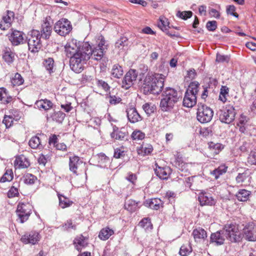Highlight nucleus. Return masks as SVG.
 <instances>
[{"label":"nucleus","mask_w":256,"mask_h":256,"mask_svg":"<svg viewBox=\"0 0 256 256\" xmlns=\"http://www.w3.org/2000/svg\"><path fill=\"white\" fill-rule=\"evenodd\" d=\"M88 42H84L80 46V42L75 39L69 40L64 46L66 55L70 58V66L76 73H80L83 70L84 64L89 60L91 51L88 52Z\"/></svg>","instance_id":"nucleus-1"},{"label":"nucleus","mask_w":256,"mask_h":256,"mask_svg":"<svg viewBox=\"0 0 256 256\" xmlns=\"http://www.w3.org/2000/svg\"><path fill=\"white\" fill-rule=\"evenodd\" d=\"M164 78L162 74L148 73L144 81V91L154 94H159L164 87Z\"/></svg>","instance_id":"nucleus-2"},{"label":"nucleus","mask_w":256,"mask_h":256,"mask_svg":"<svg viewBox=\"0 0 256 256\" xmlns=\"http://www.w3.org/2000/svg\"><path fill=\"white\" fill-rule=\"evenodd\" d=\"M162 96L160 107L164 112L172 110L180 98L178 91L171 88H166L164 91Z\"/></svg>","instance_id":"nucleus-3"},{"label":"nucleus","mask_w":256,"mask_h":256,"mask_svg":"<svg viewBox=\"0 0 256 256\" xmlns=\"http://www.w3.org/2000/svg\"><path fill=\"white\" fill-rule=\"evenodd\" d=\"M40 32L38 30H32L28 34V50L32 52H38L41 48Z\"/></svg>","instance_id":"nucleus-4"},{"label":"nucleus","mask_w":256,"mask_h":256,"mask_svg":"<svg viewBox=\"0 0 256 256\" xmlns=\"http://www.w3.org/2000/svg\"><path fill=\"white\" fill-rule=\"evenodd\" d=\"M225 237L230 242H236L241 240V234L236 224L225 226Z\"/></svg>","instance_id":"nucleus-5"},{"label":"nucleus","mask_w":256,"mask_h":256,"mask_svg":"<svg viewBox=\"0 0 256 256\" xmlns=\"http://www.w3.org/2000/svg\"><path fill=\"white\" fill-rule=\"evenodd\" d=\"M32 210V206L29 203L20 202L16 210L18 220L20 223L26 222L31 214Z\"/></svg>","instance_id":"nucleus-6"},{"label":"nucleus","mask_w":256,"mask_h":256,"mask_svg":"<svg viewBox=\"0 0 256 256\" xmlns=\"http://www.w3.org/2000/svg\"><path fill=\"white\" fill-rule=\"evenodd\" d=\"M213 116V111L207 106L200 104L198 106L197 120L201 123H207L210 122Z\"/></svg>","instance_id":"nucleus-7"},{"label":"nucleus","mask_w":256,"mask_h":256,"mask_svg":"<svg viewBox=\"0 0 256 256\" xmlns=\"http://www.w3.org/2000/svg\"><path fill=\"white\" fill-rule=\"evenodd\" d=\"M72 30L70 22L66 18H62L58 21L54 25V30L59 35L65 36L68 34Z\"/></svg>","instance_id":"nucleus-8"},{"label":"nucleus","mask_w":256,"mask_h":256,"mask_svg":"<svg viewBox=\"0 0 256 256\" xmlns=\"http://www.w3.org/2000/svg\"><path fill=\"white\" fill-rule=\"evenodd\" d=\"M100 41L99 42L98 46L94 48H92V46L89 44L88 48V51H91L90 52L89 54V60L90 58L96 60H100L104 56V46L105 44V40L102 36H100Z\"/></svg>","instance_id":"nucleus-9"},{"label":"nucleus","mask_w":256,"mask_h":256,"mask_svg":"<svg viewBox=\"0 0 256 256\" xmlns=\"http://www.w3.org/2000/svg\"><path fill=\"white\" fill-rule=\"evenodd\" d=\"M138 73L134 70H129L126 74L122 80V88L128 90L130 88L136 80Z\"/></svg>","instance_id":"nucleus-10"},{"label":"nucleus","mask_w":256,"mask_h":256,"mask_svg":"<svg viewBox=\"0 0 256 256\" xmlns=\"http://www.w3.org/2000/svg\"><path fill=\"white\" fill-rule=\"evenodd\" d=\"M244 237L248 241H256V226L253 222L247 224L243 228Z\"/></svg>","instance_id":"nucleus-11"},{"label":"nucleus","mask_w":256,"mask_h":256,"mask_svg":"<svg viewBox=\"0 0 256 256\" xmlns=\"http://www.w3.org/2000/svg\"><path fill=\"white\" fill-rule=\"evenodd\" d=\"M40 234L36 232H31L22 236L20 240L24 244H36L40 240Z\"/></svg>","instance_id":"nucleus-12"},{"label":"nucleus","mask_w":256,"mask_h":256,"mask_svg":"<svg viewBox=\"0 0 256 256\" xmlns=\"http://www.w3.org/2000/svg\"><path fill=\"white\" fill-rule=\"evenodd\" d=\"M85 164L78 156L70 157L69 166L70 170L73 173L78 174V171L80 170L82 166H84Z\"/></svg>","instance_id":"nucleus-13"},{"label":"nucleus","mask_w":256,"mask_h":256,"mask_svg":"<svg viewBox=\"0 0 256 256\" xmlns=\"http://www.w3.org/2000/svg\"><path fill=\"white\" fill-rule=\"evenodd\" d=\"M127 117L132 123H135L142 120V117L134 107L130 106L126 110Z\"/></svg>","instance_id":"nucleus-14"},{"label":"nucleus","mask_w":256,"mask_h":256,"mask_svg":"<svg viewBox=\"0 0 256 256\" xmlns=\"http://www.w3.org/2000/svg\"><path fill=\"white\" fill-rule=\"evenodd\" d=\"M155 173L162 180L167 179L170 172V170L168 167H160L157 163L155 164Z\"/></svg>","instance_id":"nucleus-15"},{"label":"nucleus","mask_w":256,"mask_h":256,"mask_svg":"<svg viewBox=\"0 0 256 256\" xmlns=\"http://www.w3.org/2000/svg\"><path fill=\"white\" fill-rule=\"evenodd\" d=\"M14 166L18 168H26L30 166L28 159L24 155L16 158L14 162Z\"/></svg>","instance_id":"nucleus-16"},{"label":"nucleus","mask_w":256,"mask_h":256,"mask_svg":"<svg viewBox=\"0 0 256 256\" xmlns=\"http://www.w3.org/2000/svg\"><path fill=\"white\" fill-rule=\"evenodd\" d=\"M14 18V13L8 10L6 14L2 17V21L0 23V28L4 30L8 28Z\"/></svg>","instance_id":"nucleus-17"},{"label":"nucleus","mask_w":256,"mask_h":256,"mask_svg":"<svg viewBox=\"0 0 256 256\" xmlns=\"http://www.w3.org/2000/svg\"><path fill=\"white\" fill-rule=\"evenodd\" d=\"M9 39L13 45L18 46L23 42V34L20 31L14 30L10 36Z\"/></svg>","instance_id":"nucleus-18"},{"label":"nucleus","mask_w":256,"mask_h":256,"mask_svg":"<svg viewBox=\"0 0 256 256\" xmlns=\"http://www.w3.org/2000/svg\"><path fill=\"white\" fill-rule=\"evenodd\" d=\"M192 234L196 242H200L207 238L206 231L200 228L194 230Z\"/></svg>","instance_id":"nucleus-19"},{"label":"nucleus","mask_w":256,"mask_h":256,"mask_svg":"<svg viewBox=\"0 0 256 256\" xmlns=\"http://www.w3.org/2000/svg\"><path fill=\"white\" fill-rule=\"evenodd\" d=\"M198 200L202 206L210 205L214 204V201L209 194L202 192L200 194Z\"/></svg>","instance_id":"nucleus-20"},{"label":"nucleus","mask_w":256,"mask_h":256,"mask_svg":"<svg viewBox=\"0 0 256 256\" xmlns=\"http://www.w3.org/2000/svg\"><path fill=\"white\" fill-rule=\"evenodd\" d=\"M196 104V96L185 92L183 100V105L185 107L192 108Z\"/></svg>","instance_id":"nucleus-21"},{"label":"nucleus","mask_w":256,"mask_h":256,"mask_svg":"<svg viewBox=\"0 0 256 256\" xmlns=\"http://www.w3.org/2000/svg\"><path fill=\"white\" fill-rule=\"evenodd\" d=\"M236 112L232 106L226 105L225 108V124H230L234 120Z\"/></svg>","instance_id":"nucleus-22"},{"label":"nucleus","mask_w":256,"mask_h":256,"mask_svg":"<svg viewBox=\"0 0 256 256\" xmlns=\"http://www.w3.org/2000/svg\"><path fill=\"white\" fill-rule=\"evenodd\" d=\"M158 27L163 32H166V34L170 36H174V34H172L168 31V28L169 26V22L168 19L164 16H160L159 19V22L158 23Z\"/></svg>","instance_id":"nucleus-23"},{"label":"nucleus","mask_w":256,"mask_h":256,"mask_svg":"<svg viewBox=\"0 0 256 256\" xmlns=\"http://www.w3.org/2000/svg\"><path fill=\"white\" fill-rule=\"evenodd\" d=\"M52 26L48 22H45L42 25L41 34L42 38L48 39L52 32Z\"/></svg>","instance_id":"nucleus-24"},{"label":"nucleus","mask_w":256,"mask_h":256,"mask_svg":"<svg viewBox=\"0 0 256 256\" xmlns=\"http://www.w3.org/2000/svg\"><path fill=\"white\" fill-rule=\"evenodd\" d=\"M52 103L50 100L44 99L38 100L35 103V106L39 109H43L47 110L51 108L52 106Z\"/></svg>","instance_id":"nucleus-25"},{"label":"nucleus","mask_w":256,"mask_h":256,"mask_svg":"<svg viewBox=\"0 0 256 256\" xmlns=\"http://www.w3.org/2000/svg\"><path fill=\"white\" fill-rule=\"evenodd\" d=\"M210 241L216 246L222 244L224 242L223 234H221L219 231L212 234L210 236Z\"/></svg>","instance_id":"nucleus-26"},{"label":"nucleus","mask_w":256,"mask_h":256,"mask_svg":"<svg viewBox=\"0 0 256 256\" xmlns=\"http://www.w3.org/2000/svg\"><path fill=\"white\" fill-rule=\"evenodd\" d=\"M238 126L240 127V130L242 132H244L248 130V118L246 116L242 115L239 118Z\"/></svg>","instance_id":"nucleus-27"},{"label":"nucleus","mask_w":256,"mask_h":256,"mask_svg":"<svg viewBox=\"0 0 256 256\" xmlns=\"http://www.w3.org/2000/svg\"><path fill=\"white\" fill-rule=\"evenodd\" d=\"M74 244L76 250L80 251L82 248L85 247L87 245L86 239L83 236L80 235L74 239Z\"/></svg>","instance_id":"nucleus-28"},{"label":"nucleus","mask_w":256,"mask_h":256,"mask_svg":"<svg viewBox=\"0 0 256 256\" xmlns=\"http://www.w3.org/2000/svg\"><path fill=\"white\" fill-rule=\"evenodd\" d=\"M114 234V230L108 227L104 228L100 231L98 237L103 240H108L111 236Z\"/></svg>","instance_id":"nucleus-29"},{"label":"nucleus","mask_w":256,"mask_h":256,"mask_svg":"<svg viewBox=\"0 0 256 256\" xmlns=\"http://www.w3.org/2000/svg\"><path fill=\"white\" fill-rule=\"evenodd\" d=\"M200 84L198 82L196 81L191 82L186 92L196 96L200 88Z\"/></svg>","instance_id":"nucleus-30"},{"label":"nucleus","mask_w":256,"mask_h":256,"mask_svg":"<svg viewBox=\"0 0 256 256\" xmlns=\"http://www.w3.org/2000/svg\"><path fill=\"white\" fill-rule=\"evenodd\" d=\"M12 100V97L8 94L6 90L4 88H0V101L1 103L7 104Z\"/></svg>","instance_id":"nucleus-31"},{"label":"nucleus","mask_w":256,"mask_h":256,"mask_svg":"<svg viewBox=\"0 0 256 256\" xmlns=\"http://www.w3.org/2000/svg\"><path fill=\"white\" fill-rule=\"evenodd\" d=\"M124 71L122 67L118 64H114L111 70V76L116 78H120L123 74Z\"/></svg>","instance_id":"nucleus-32"},{"label":"nucleus","mask_w":256,"mask_h":256,"mask_svg":"<svg viewBox=\"0 0 256 256\" xmlns=\"http://www.w3.org/2000/svg\"><path fill=\"white\" fill-rule=\"evenodd\" d=\"M59 205L62 208L70 206L73 203L68 198L64 196L58 194Z\"/></svg>","instance_id":"nucleus-33"},{"label":"nucleus","mask_w":256,"mask_h":256,"mask_svg":"<svg viewBox=\"0 0 256 256\" xmlns=\"http://www.w3.org/2000/svg\"><path fill=\"white\" fill-rule=\"evenodd\" d=\"M124 206L125 208L130 212H135L138 208V202L132 200L126 202Z\"/></svg>","instance_id":"nucleus-34"},{"label":"nucleus","mask_w":256,"mask_h":256,"mask_svg":"<svg viewBox=\"0 0 256 256\" xmlns=\"http://www.w3.org/2000/svg\"><path fill=\"white\" fill-rule=\"evenodd\" d=\"M176 166L182 172H188L190 170L192 164L177 160L176 162Z\"/></svg>","instance_id":"nucleus-35"},{"label":"nucleus","mask_w":256,"mask_h":256,"mask_svg":"<svg viewBox=\"0 0 256 256\" xmlns=\"http://www.w3.org/2000/svg\"><path fill=\"white\" fill-rule=\"evenodd\" d=\"M250 195V192L246 190H240L236 194L238 200L240 202H246Z\"/></svg>","instance_id":"nucleus-36"},{"label":"nucleus","mask_w":256,"mask_h":256,"mask_svg":"<svg viewBox=\"0 0 256 256\" xmlns=\"http://www.w3.org/2000/svg\"><path fill=\"white\" fill-rule=\"evenodd\" d=\"M118 128H114V132L111 134V137L117 140H124L126 134V132L118 130Z\"/></svg>","instance_id":"nucleus-37"},{"label":"nucleus","mask_w":256,"mask_h":256,"mask_svg":"<svg viewBox=\"0 0 256 256\" xmlns=\"http://www.w3.org/2000/svg\"><path fill=\"white\" fill-rule=\"evenodd\" d=\"M28 144L33 149L40 148L42 147L40 139L37 136L32 137L29 140Z\"/></svg>","instance_id":"nucleus-38"},{"label":"nucleus","mask_w":256,"mask_h":256,"mask_svg":"<svg viewBox=\"0 0 256 256\" xmlns=\"http://www.w3.org/2000/svg\"><path fill=\"white\" fill-rule=\"evenodd\" d=\"M22 180L26 184H32L37 180L36 176L30 174H26L22 176Z\"/></svg>","instance_id":"nucleus-39"},{"label":"nucleus","mask_w":256,"mask_h":256,"mask_svg":"<svg viewBox=\"0 0 256 256\" xmlns=\"http://www.w3.org/2000/svg\"><path fill=\"white\" fill-rule=\"evenodd\" d=\"M24 82V78L18 73H16L14 76L11 79V83L14 86H20Z\"/></svg>","instance_id":"nucleus-40"},{"label":"nucleus","mask_w":256,"mask_h":256,"mask_svg":"<svg viewBox=\"0 0 256 256\" xmlns=\"http://www.w3.org/2000/svg\"><path fill=\"white\" fill-rule=\"evenodd\" d=\"M43 64L50 74L54 72V60L53 58H49L44 60Z\"/></svg>","instance_id":"nucleus-41"},{"label":"nucleus","mask_w":256,"mask_h":256,"mask_svg":"<svg viewBox=\"0 0 256 256\" xmlns=\"http://www.w3.org/2000/svg\"><path fill=\"white\" fill-rule=\"evenodd\" d=\"M153 148L150 144H143L140 149H138V154L143 155H146L150 154Z\"/></svg>","instance_id":"nucleus-42"},{"label":"nucleus","mask_w":256,"mask_h":256,"mask_svg":"<svg viewBox=\"0 0 256 256\" xmlns=\"http://www.w3.org/2000/svg\"><path fill=\"white\" fill-rule=\"evenodd\" d=\"M146 204L152 209L158 210L160 208V206L161 204V200L159 198H152L149 202H146Z\"/></svg>","instance_id":"nucleus-43"},{"label":"nucleus","mask_w":256,"mask_h":256,"mask_svg":"<svg viewBox=\"0 0 256 256\" xmlns=\"http://www.w3.org/2000/svg\"><path fill=\"white\" fill-rule=\"evenodd\" d=\"M139 226L144 228L145 230H152V225L148 218L142 219L139 223Z\"/></svg>","instance_id":"nucleus-44"},{"label":"nucleus","mask_w":256,"mask_h":256,"mask_svg":"<svg viewBox=\"0 0 256 256\" xmlns=\"http://www.w3.org/2000/svg\"><path fill=\"white\" fill-rule=\"evenodd\" d=\"M13 178V172L12 170H7L0 178V182H10Z\"/></svg>","instance_id":"nucleus-45"},{"label":"nucleus","mask_w":256,"mask_h":256,"mask_svg":"<svg viewBox=\"0 0 256 256\" xmlns=\"http://www.w3.org/2000/svg\"><path fill=\"white\" fill-rule=\"evenodd\" d=\"M14 54L11 51L6 50L3 54L4 60L8 63H11L13 62Z\"/></svg>","instance_id":"nucleus-46"},{"label":"nucleus","mask_w":256,"mask_h":256,"mask_svg":"<svg viewBox=\"0 0 256 256\" xmlns=\"http://www.w3.org/2000/svg\"><path fill=\"white\" fill-rule=\"evenodd\" d=\"M142 108L146 113L148 115H150L153 113L156 110L155 106L154 104L149 103H146L143 105Z\"/></svg>","instance_id":"nucleus-47"},{"label":"nucleus","mask_w":256,"mask_h":256,"mask_svg":"<svg viewBox=\"0 0 256 256\" xmlns=\"http://www.w3.org/2000/svg\"><path fill=\"white\" fill-rule=\"evenodd\" d=\"M199 178L198 176H192L189 177L188 178V180L186 182L188 186L190 188H192V189H194L195 188L194 186H196L197 184V182H198Z\"/></svg>","instance_id":"nucleus-48"},{"label":"nucleus","mask_w":256,"mask_h":256,"mask_svg":"<svg viewBox=\"0 0 256 256\" xmlns=\"http://www.w3.org/2000/svg\"><path fill=\"white\" fill-rule=\"evenodd\" d=\"M145 137L144 133L140 130L134 131L132 134V138L134 140H142Z\"/></svg>","instance_id":"nucleus-49"},{"label":"nucleus","mask_w":256,"mask_h":256,"mask_svg":"<svg viewBox=\"0 0 256 256\" xmlns=\"http://www.w3.org/2000/svg\"><path fill=\"white\" fill-rule=\"evenodd\" d=\"M192 252V248L190 246L183 245L181 246L180 254L182 256H186Z\"/></svg>","instance_id":"nucleus-50"},{"label":"nucleus","mask_w":256,"mask_h":256,"mask_svg":"<svg viewBox=\"0 0 256 256\" xmlns=\"http://www.w3.org/2000/svg\"><path fill=\"white\" fill-rule=\"evenodd\" d=\"M192 12L191 11H185L182 12L178 11L176 14V16L178 17H180L183 20H186L188 18H190L192 16Z\"/></svg>","instance_id":"nucleus-51"},{"label":"nucleus","mask_w":256,"mask_h":256,"mask_svg":"<svg viewBox=\"0 0 256 256\" xmlns=\"http://www.w3.org/2000/svg\"><path fill=\"white\" fill-rule=\"evenodd\" d=\"M236 7L234 5H230L226 8V14L238 18V14L236 12Z\"/></svg>","instance_id":"nucleus-52"},{"label":"nucleus","mask_w":256,"mask_h":256,"mask_svg":"<svg viewBox=\"0 0 256 256\" xmlns=\"http://www.w3.org/2000/svg\"><path fill=\"white\" fill-rule=\"evenodd\" d=\"M18 189L14 186H12L8 192V196L9 198H12L18 195Z\"/></svg>","instance_id":"nucleus-53"},{"label":"nucleus","mask_w":256,"mask_h":256,"mask_svg":"<svg viewBox=\"0 0 256 256\" xmlns=\"http://www.w3.org/2000/svg\"><path fill=\"white\" fill-rule=\"evenodd\" d=\"M248 162L252 164H256V150L250 152Z\"/></svg>","instance_id":"nucleus-54"},{"label":"nucleus","mask_w":256,"mask_h":256,"mask_svg":"<svg viewBox=\"0 0 256 256\" xmlns=\"http://www.w3.org/2000/svg\"><path fill=\"white\" fill-rule=\"evenodd\" d=\"M207 29L210 31H214L216 28V22L214 20L208 21L206 25Z\"/></svg>","instance_id":"nucleus-55"},{"label":"nucleus","mask_w":256,"mask_h":256,"mask_svg":"<svg viewBox=\"0 0 256 256\" xmlns=\"http://www.w3.org/2000/svg\"><path fill=\"white\" fill-rule=\"evenodd\" d=\"M248 178L246 174H239L236 178V180L238 183H242Z\"/></svg>","instance_id":"nucleus-56"},{"label":"nucleus","mask_w":256,"mask_h":256,"mask_svg":"<svg viewBox=\"0 0 256 256\" xmlns=\"http://www.w3.org/2000/svg\"><path fill=\"white\" fill-rule=\"evenodd\" d=\"M12 118L10 116H6L3 120V123H4L6 128L10 127L12 124Z\"/></svg>","instance_id":"nucleus-57"},{"label":"nucleus","mask_w":256,"mask_h":256,"mask_svg":"<svg viewBox=\"0 0 256 256\" xmlns=\"http://www.w3.org/2000/svg\"><path fill=\"white\" fill-rule=\"evenodd\" d=\"M224 172V168H222L220 167L218 168V169L214 170L212 172V174L214 176L215 178L216 179L218 178L220 175L222 174Z\"/></svg>","instance_id":"nucleus-58"},{"label":"nucleus","mask_w":256,"mask_h":256,"mask_svg":"<svg viewBox=\"0 0 256 256\" xmlns=\"http://www.w3.org/2000/svg\"><path fill=\"white\" fill-rule=\"evenodd\" d=\"M126 180L132 182V184H134L136 181L137 177L135 174L130 172L126 177Z\"/></svg>","instance_id":"nucleus-59"},{"label":"nucleus","mask_w":256,"mask_h":256,"mask_svg":"<svg viewBox=\"0 0 256 256\" xmlns=\"http://www.w3.org/2000/svg\"><path fill=\"white\" fill-rule=\"evenodd\" d=\"M196 72L194 69H190L187 72V74L186 76V78H189L192 80L196 78Z\"/></svg>","instance_id":"nucleus-60"},{"label":"nucleus","mask_w":256,"mask_h":256,"mask_svg":"<svg viewBox=\"0 0 256 256\" xmlns=\"http://www.w3.org/2000/svg\"><path fill=\"white\" fill-rule=\"evenodd\" d=\"M124 155V150L119 148H116L114 150V157L116 158H119L122 157Z\"/></svg>","instance_id":"nucleus-61"},{"label":"nucleus","mask_w":256,"mask_h":256,"mask_svg":"<svg viewBox=\"0 0 256 256\" xmlns=\"http://www.w3.org/2000/svg\"><path fill=\"white\" fill-rule=\"evenodd\" d=\"M98 86H101L106 91L108 90L110 88L108 84L102 80H98Z\"/></svg>","instance_id":"nucleus-62"},{"label":"nucleus","mask_w":256,"mask_h":256,"mask_svg":"<svg viewBox=\"0 0 256 256\" xmlns=\"http://www.w3.org/2000/svg\"><path fill=\"white\" fill-rule=\"evenodd\" d=\"M109 102L112 104H116L120 102V98L116 97V96H110L109 97Z\"/></svg>","instance_id":"nucleus-63"},{"label":"nucleus","mask_w":256,"mask_h":256,"mask_svg":"<svg viewBox=\"0 0 256 256\" xmlns=\"http://www.w3.org/2000/svg\"><path fill=\"white\" fill-rule=\"evenodd\" d=\"M246 46L252 50H256V44L253 42H248L246 44Z\"/></svg>","instance_id":"nucleus-64"}]
</instances>
